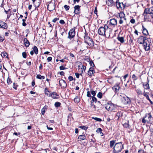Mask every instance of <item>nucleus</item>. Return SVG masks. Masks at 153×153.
Returning <instances> with one entry per match:
<instances>
[{"instance_id":"obj_1","label":"nucleus","mask_w":153,"mask_h":153,"mask_svg":"<svg viewBox=\"0 0 153 153\" xmlns=\"http://www.w3.org/2000/svg\"><path fill=\"white\" fill-rule=\"evenodd\" d=\"M124 148L122 142L116 143L113 148V153H119Z\"/></svg>"},{"instance_id":"obj_2","label":"nucleus","mask_w":153,"mask_h":153,"mask_svg":"<svg viewBox=\"0 0 153 153\" xmlns=\"http://www.w3.org/2000/svg\"><path fill=\"white\" fill-rule=\"evenodd\" d=\"M84 39L85 42L91 47H93L94 45V42L92 39L88 36L86 32L84 33Z\"/></svg>"},{"instance_id":"obj_3","label":"nucleus","mask_w":153,"mask_h":153,"mask_svg":"<svg viewBox=\"0 0 153 153\" xmlns=\"http://www.w3.org/2000/svg\"><path fill=\"white\" fill-rule=\"evenodd\" d=\"M108 26L106 25H105L104 27H100L98 30V34L101 36H105L106 28L108 29Z\"/></svg>"},{"instance_id":"obj_4","label":"nucleus","mask_w":153,"mask_h":153,"mask_svg":"<svg viewBox=\"0 0 153 153\" xmlns=\"http://www.w3.org/2000/svg\"><path fill=\"white\" fill-rule=\"evenodd\" d=\"M152 116L150 113L147 114H146L145 116L143 118L142 122L143 123H145L146 122H150L151 120Z\"/></svg>"},{"instance_id":"obj_5","label":"nucleus","mask_w":153,"mask_h":153,"mask_svg":"<svg viewBox=\"0 0 153 153\" xmlns=\"http://www.w3.org/2000/svg\"><path fill=\"white\" fill-rule=\"evenodd\" d=\"M121 101L123 104L125 105L129 104L131 102L130 99L125 95L122 97Z\"/></svg>"},{"instance_id":"obj_6","label":"nucleus","mask_w":153,"mask_h":153,"mask_svg":"<svg viewBox=\"0 0 153 153\" xmlns=\"http://www.w3.org/2000/svg\"><path fill=\"white\" fill-rule=\"evenodd\" d=\"M75 34V27H74L71 29L69 31L68 38L71 39L74 37Z\"/></svg>"},{"instance_id":"obj_7","label":"nucleus","mask_w":153,"mask_h":153,"mask_svg":"<svg viewBox=\"0 0 153 153\" xmlns=\"http://www.w3.org/2000/svg\"><path fill=\"white\" fill-rule=\"evenodd\" d=\"M106 109L108 111H112L114 109L115 107L114 104L112 103H108L105 105Z\"/></svg>"},{"instance_id":"obj_8","label":"nucleus","mask_w":153,"mask_h":153,"mask_svg":"<svg viewBox=\"0 0 153 153\" xmlns=\"http://www.w3.org/2000/svg\"><path fill=\"white\" fill-rule=\"evenodd\" d=\"M88 108L91 111H94L97 110L96 105L94 104V102L91 101H90V105L88 106Z\"/></svg>"},{"instance_id":"obj_9","label":"nucleus","mask_w":153,"mask_h":153,"mask_svg":"<svg viewBox=\"0 0 153 153\" xmlns=\"http://www.w3.org/2000/svg\"><path fill=\"white\" fill-rule=\"evenodd\" d=\"M59 85L62 88H65L67 87V84L66 82L64 80L61 79L59 80Z\"/></svg>"},{"instance_id":"obj_10","label":"nucleus","mask_w":153,"mask_h":153,"mask_svg":"<svg viewBox=\"0 0 153 153\" xmlns=\"http://www.w3.org/2000/svg\"><path fill=\"white\" fill-rule=\"evenodd\" d=\"M148 12L149 14H150L152 18H153V7H151L149 8H146L145 9V12Z\"/></svg>"},{"instance_id":"obj_11","label":"nucleus","mask_w":153,"mask_h":153,"mask_svg":"<svg viewBox=\"0 0 153 153\" xmlns=\"http://www.w3.org/2000/svg\"><path fill=\"white\" fill-rule=\"evenodd\" d=\"M49 97H51L53 99H57L59 97V95L56 92H53L49 94Z\"/></svg>"},{"instance_id":"obj_12","label":"nucleus","mask_w":153,"mask_h":153,"mask_svg":"<svg viewBox=\"0 0 153 153\" xmlns=\"http://www.w3.org/2000/svg\"><path fill=\"white\" fill-rule=\"evenodd\" d=\"M0 28L7 29L8 28V26L6 23L0 21Z\"/></svg>"},{"instance_id":"obj_13","label":"nucleus","mask_w":153,"mask_h":153,"mask_svg":"<svg viewBox=\"0 0 153 153\" xmlns=\"http://www.w3.org/2000/svg\"><path fill=\"white\" fill-rule=\"evenodd\" d=\"M36 8H38L40 4V0H32Z\"/></svg>"},{"instance_id":"obj_14","label":"nucleus","mask_w":153,"mask_h":153,"mask_svg":"<svg viewBox=\"0 0 153 153\" xmlns=\"http://www.w3.org/2000/svg\"><path fill=\"white\" fill-rule=\"evenodd\" d=\"M80 6L79 5H76L74 8L75 9L74 13L75 14H79L80 13L79 11L80 10Z\"/></svg>"},{"instance_id":"obj_15","label":"nucleus","mask_w":153,"mask_h":153,"mask_svg":"<svg viewBox=\"0 0 153 153\" xmlns=\"http://www.w3.org/2000/svg\"><path fill=\"white\" fill-rule=\"evenodd\" d=\"M49 4H48L47 6V9L50 12L51 11L55 10L56 7V4H54L52 6H51L50 7H49Z\"/></svg>"},{"instance_id":"obj_16","label":"nucleus","mask_w":153,"mask_h":153,"mask_svg":"<svg viewBox=\"0 0 153 153\" xmlns=\"http://www.w3.org/2000/svg\"><path fill=\"white\" fill-rule=\"evenodd\" d=\"M144 47V48L146 51H149L150 49V44L147 43V42L143 44Z\"/></svg>"},{"instance_id":"obj_17","label":"nucleus","mask_w":153,"mask_h":153,"mask_svg":"<svg viewBox=\"0 0 153 153\" xmlns=\"http://www.w3.org/2000/svg\"><path fill=\"white\" fill-rule=\"evenodd\" d=\"M110 23L111 25L114 26L117 24V20L114 18L110 19Z\"/></svg>"},{"instance_id":"obj_18","label":"nucleus","mask_w":153,"mask_h":153,"mask_svg":"<svg viewBox=\"0 0 153 153\" xmlns=\"http://www.w3.org/2000/svg\"><path fill=\"white\" fill-rule=\"evenodd\" d=\"M24 45L25 47H28L30 45V42L26 38H24Z\"/></svg>"},{"instance_id":"obj_19","label":"nucleus","mask_w":153,"mask_h":153,"mask_svg":"<svg viewBox=\"0 0 153 153\" xmlns=\"http://www.w3.org/2000/svg\"><path fill=\"white\" fill-rule=\"evenodd\" d=\"M120 88V87L118 84L116 85L113 87L112 89L115 92H118Z\"/></svg>"},{"instance_id":"obj_20","label":"nucleus","mask_w":153,"mask_h":153,"mask_svg":"<svg viewBox=\"0 0 153 153\" xmlns=\"http://www.w3.org/2000/svg\"><path fill=\"white\" fill-rule=\"evenodd\" d=\"M132 79L133 81V82L135 83V80H137L138 79V76L137 74L136 73L133 74L132 76Z\"/></svg>"},{"instance_id":"obj_21","label":"nucleus","mask_w":153,"mask_h":153,"mask_svg":"<svg viewBox=\"0 0 153 153\" xmlns=\"http://www.w3.org/2000/svg\"><path fill=\"white\" fill-rule=\"evenodd\" d=\"M119 16L121 19L123 18L125 20H126V18L125 17V15L123 12H120L119 14Z\"/></svg>"},{"instance_id":"obj_22","label":"nucleus","mask_w":153,"mask_h":153,"mask_svg":"<svg viewBox=\"0 0 153 153\" xmlns=\"http://www.w3.org/2000/svg\"><path fill=\"white\" fill-rule=\"evenodd\" d=\"M145 37V36H140L138 38L137 40L138 42L140 44H142L143 40V39Z\"/></svg>"},{"instance_id":"obj_23","label":"nucleus","mask_w":153,"mask_h":153,"mask_svg":"<svg viewBox=\"0 0 153 153\" xmlns=\"http://www.w3.org/2000/svg\"><path fill=\"white\" fill-rule=\"evenodd\" d=\"M143 28V34L145 35H148L149 33L148 30L144 27L143 25H142Z\"/></svg>"},{"instance_id":"obj_24","label":"nucleus","mask_w":153,"mask_h":153,"mask_svg":"<svg viewBox=\"0 0 153 153\" xmlns=\"http://www.w3.org/2000/svg\"><path fill=\"white\" fill-rule=\"evenodd\" d=\"M149 14L148 12H145V10H144V12L143 14V16H144V19L145 20H147L149 18V16L148 15V14Z\"/></svg>"},{"instance_id":"obj_25","label":"nucleus","mask_w":153,"mask_h":153,"mask_svg":"<svg viewBox=\"0 0 153 153\" xmlns=\"http://www.w3.org/2000/svg\"><path fill=\"white\" fill-rule=\"evenodd\" d=\"M117 39L121 43H123L124 42V37H120L118 36L117 37Z\"/></svg>"},{"instance_id":"obj_26","label":"nucleus","mask_w":153,"mask_h":153,"mask_svg":"<svg viewBox=\"0 0 153 153\" xmlns=\"http://www.w3.org/2000/svg\"><path fill=\"white\" fill-rule=\"evenodd\" d=\"M32 49H33V51L34 52V53L36 54H37L38 53V48L36 46H34Z\"/></svg>"},{"instance_id":"obj_27","label":"nucleus","mask_w":153,"mask_h":153,"mask_svg":"<svg viewBox=\"0 0 153 153\" xmlns=\"http://www.w3.org/2000/svg\"><path fill=\"white\" fill-rule=\"evenodd\" d=\"M115 140H111L110 142V148L114 147V146L115 145Z\"/></svg>"},{"instance_id":"obj_28","label":"nucleus","mask_w":153,"mask_h":153,"mask_svg":"<svg viewBox=\"0 0 153 153\" xmlns=\"http://www.w3.org/2000/svg\"><path fill=\"white\" fill-rule=\"evenodd\" d=\"M86 137L84 135H80L78 137V139H79L80 140H83L85 139Z\"/></svg>"},{"instance_id":"obj_29","label":"nucleus","mask_w":153,"mask_h":153,"mask_svg":"<svg viewBox=\"0 0 153 153\" xmlns=\"http://www.w3.org/2000/svg\"><path fill=\"white\" fill-rule=\"evenodd\" d=\"M47 106H44L41 110V113L42 115H44L45 112V110L47 109Z\"/></svg>"},{"instance_id":"obj_30","label":"nucleus","mask_w":153,"mask_h":153,"mask_svg":"<svg viewBox=\"0 0 153 153\" xmlns=\"http://www.w3.org/2000/svg\"><path fill=\"white\" fill-rule=\"evenodd\" d=\"M36 78L40 79H45V77L43 76H41L40 74H38L36 76Z\"/></svg>"},{"instance_id":"obj_31","label":"nucleus","mask_w":153,"mask_h":153,"mask_svg":"<svg viewBox=\"0 0 153 153\" xmlns=\"http://www.w3.org/2000/svg\"><path fill=\"white\" fill-rule=\"evenodd\" d=\"M74 101L76 103H78L79 102V99L78 96H76L74 99Z\"/></svg>"},{"instance_id":"obj_32","label":"nucleus","mask_w":153,"mask_h":153,"mask_svg":"<svg viewBox=\"0 0 153 153\" xmlns=\"http://www.w3.org/2000/svg\"><path fill=\"white\" fill-rule=\"evenodd\" d=\"M123 113L121 111H119L116 114V116L118 117V119L123 116Z\"/></svg>"},{"instance_id":"obj_33","label":"nucleus","mask_w":153,"mask_h":153,"mask_svg":"<svg viewBox=\"0 0 153 153\" xmlns=\"http://www.w3.org/2000/svg\"><path fill=\"white\" fill-rule=\"evenodd\" d=\"M44 92L45 94L47 95V96L49 97V94H48V92H49V91L48 90V89L47 88H46L45 89Z\"/></svg>"},{"instance_id":"obj_34","label":"nucleus","mask_w":153,"mask_h":153,"mask_svg":"<svg viewBox=\"0 0 153 153\" xmlns=\"http://www.w3.org/2000/svg\"><path fill=\"white\" fill-rule=\"evenodd\" d=\"M149 94V93H146L145 91H144V92H143L142 93V94L146 97L147 99H149V96L148 95Z\"/></svg>"},{"instance_id":"obj_35","label":"nucleus","mask_w":153,"mask_h":153,"mask_svg":"<svg viewBox=\"0 0 153 153\" xmlns=\"http://www.w3.org/2000/svg\"><path fill=\"white\" fill-rule=\"evenodd\" d=\"M89 61V64L91 66L94 67H95L94 64L92 60H90V59H88Z\"/></svg>"},{"instance_id":"obj_36","label":"nucleus","mask_w":153,"mask_h":153,"mask_svg":"<svg viewBox=\"0 0 153 153\" xmlns=\"http://www.w3.org/2000/svg\"><path fill=\"white\" fill-rule=\"evenodd\" d=\"M118 5H117V1L116 2V5L117 6V8H119L120 7L121 9H122V7L121 6V4H122L123 5H124L123 3H120L119 2V1H118Z\"/></svg>"},{"instance_id":"obj_37","label":"nucleus","mask_w":153,"mask_h":153,"mask_svg":"<svg viewBox=\"0 0 153 153\" xmlns=\"http://www.w3.org/2000/svg\"><path fill=\"white\" fill-rule=\"evenodd\" d=\"M78 128L85 130H86L88 128V127L85 126H79Z\"/></svg>"},{"instance_id":"obj_38","label":"nucleus","mask_w":153,"mask_h":153,"mask_svg":"<svg viewBox=\"0 0 153 153\" xmlns=\"http://www.w3.org/2000/svg\"><path fill=\"white\" fill-rule=\"evenodd\" d=\"M90 101L93 102H94L95 103H96L97 101V98L94 97H92V100Z\"/></svg>"},{"instance_id":"obj_39","label":"nucleus","mask_w":153,"mask_h":153,"mask_svg":"<svg viewBox=\"0 0 153 153\" xmlns=\"http://www.w3.org/2000/svg\"><path fill=\"white\" fill-rule=\"evenodd\" d=\"M144 88L147 89L149 88V86L148 83H146L144 85Z\"/></svg>"},{"instance_id":"obj_40","label":"nucleus","mask_w":153,"mask_h":153,"mask_svg":"<svg viewBox=\"0 0 153 153\" xmlns=\"http://www.w3.org/2000/svg\"><path fill=\"white\" fill-rule=\"evenodd\" d=\"M136 91L138 95H141L142 94V91L140 89H137L136 90Z\"/></svg>"},{"instance_id":"obj_41","label":"nucleus","mask_w":153,"mask_h":153,"mask_svg":"<svg viewBox=\"0 0 153 153\" xmlns=\"http://www.w3.org/2000/svg\"><path fill=\"white\" fill-rule=\"evenodd\" d=\"M143 40V41H142V44H143L147 42H149V41L148 40V38L146 36L144 37V38Z\"/></svg>"},{"instance_id":"obj_42","label":"nucleus","mask_w":153,"mask_h":153,"mask_svg":"<svg viewBox=\"0 0 153 153\" xmlns=\"http://www.w3.org/2000/svg\"><path fill=\"white\" fill-rule=\"evenodd\" d=\"M61 104L60 102H56L55 103L54 105L56 107H58L60 106Z\"/></svg>"},{"instance_id":"obj_43","label":"nucleus","mask_w":153,"mask_h":153,"mask_svg":"<svg viewBox=\"0 0 153 153\" xmlns=\"http://www.w3.org/2000/svg\"><path fill=\"white\" fill-rule=\"evenodd\" d=\"M92 119H93L94 120H95L97 121L101 122L102 121V119H101L97 117H92Z\"/></svg>"},{"instance_id":"obj_44","label":"nucleus","mask_w":153,"mask_h":153,"mask_svg":"<svg viewBox=\"0 0 153 153\" xmlns=\"http://www.w3.org/2000/svg\"><path fill=\"white\" fill-rule=\"evenodd\" d=\"M102 93L99 92L97 94V97L100 98H101L102 97Z\"/></svg>"},{"instance_id":"obj_45","label":"nucleus","mask_w":153,"mask_h":153,"mask_svg":"<svg viewBox=\"0 0 153 153\" xmlns=\"http://www.w3.org/2000/svg\"><path fill=\"white\" fill-rule=\"evenodd\" d=\"M108 1L109 2L110 4L109 6H112L114 4V1L113 0H108Z\"/></svg>"},{"instance_id":"obj_46","label":"nucleus","mask_w":153,"mask_h":153,"mask_svg":"<svg viewBox=\"0 0 153 153\" xmlns=\"http://www.w3.org/2000/svg\"><path fill=\"white\" fill-rule=\"evenodd\" d=\"M2 56H4L5 57V56L7 58H8L7 56V53L6 52H4L1 54Z\"/></svg>"},{"instance_id":"obj_47","label":"nucleus","mask_w":153,"mask_h":153,"mask_svg":"<svg viewBox=\"0 0 153 153\" xmlns=\"http://www.w3.org/2000/svg\"><path fill=\"white\" fill-rule=\"evenodd\" d=\"M64 7L66 11H67V10H68L70 8L69 6H68L67 5H65L64 6Z\"/></svg>"},{"instance_id":"obj_48","label":"nucleus","mask_w":153,"mask_h":153,"mask_svg":"<svg viewBox=\"0 0 153 153\" xmlns=\"http://www.w3.org/2000/svg\"><path fill=\"white\" fill-rule=\"evenodd\" d=\"M97 93V91H92L91 92V94L93 96V97H94L95 96L96 93Z\"/></svg>"},{"instance_id":"obj_49","label":"nucleus","mask_w":153,"mask_h":153,"mask_svg":"<svg viewBox=\"0 0 153 153\" xmlns=\"http://www.w3.org/2000/svg\"><path fill=\"white\" fill-rule=\"evenodd\" d=\"M7 82L8 84H10L12 82L11 79L9 77H8L7 79Z\"/></svg>"},{"instance_id":"obj_50","label":"nucleus","mask_w":153,"mask_h":153,"mask_svg":"<svg viewBox=\"0 0 153 153\" xmlns=\"http://www.w3.org/2000/svg\"><path fill=\"white\" fill-rule=\"evenodd\" d=\"M95 73V71H88V74L89 76H91L92 74Z\"/></svg>"},{"instance_id":"obj_51","label":"nucleus","mask_w":153,"mask_h":153,"mask_svg":"<svg viewBox=\"0 0 153 153\" xmlns=\"http://www.w3.org/2000/svg\"><path fill=\"white\" fill-rule=\"evenodd\" d=\"M23 22L22 23V25L23 26H25L27 25V24L25 22L26 21V19H23L22 20Z\"/></svg>"},{"instance_id":"obj_52","label":"nucleus","mask_w":153,"mask_h":153,"mask_svg":"<svg viewBox=\"0 0 153 153\" xmlns=\"http://www.w3.org/2000/svg\"><path fill=\"white\" fill-rule=\"evenodd\" d=\"M4 39V36H1L0 35V41L2 42Z\"/></svg>"},{"instance_id":"obj_53","label":"nucleus","mask_w":153,"mask_h":153,"mask_svg":"<svg viewBox=\"0 0 153 153\" xmlns=\"http://www.w3.org/2000/svg\"><path fill=\"white\" fill-rule=\"evenodd\" d=\"M22 55L23 57L24 58H26L27 54H26V53L25 52H22Z\"/></svg>"},{"instance_id":"obj_54","label":"nucleus","mask_w":153,"mask_h":153,"mask_svg":"<svg viewBox=\"0 0 153 153\" xmlns=\"http://www.w3.org/2000/svg\"><path fill=\"white\" fill-rule=\"evenodd\" d=\"M66 69V68H65L64 66H63V65H61L59 67V69L61 70Z\"/></svg>"},{"instance_id":"obj_55","label":"nucleus","mask_w":153,"mask_h":153,"mask_svg":"<svg viewBox=\"0 0 153 153\" xmlns=\"http://www.w3.org/2000/svg\"><path fill=\"white\" fill-rule=\"evenodd\" d=\"M102 130L100 128H99L97 129L96 131L98 133H100V134L102 133Z\"/></svg>"},{"instance_id":"obj_56","label":"nucleus","mask_w":153,"mask_h":153,"mask_svg":"<svg viewBox=\"0 0 153 153\" xmlns=\"http://www.w3.org/2000/svg\"><path fill=\"white\" fill-rule=\"evenodd\" d=\"M59 18H55L53 20H52V22H54V23H55L56 22V21H57V20H59Z\"/></svg>"},{"instance_id":"obj_57","label":"nucleus","mask_w":153,"mask_h":153,"mask_svg":"<svg viewBox=\"0 0 153 153\" xmlns=\"http://www.w3.org/2000/svg\"><path fill=\"white\" fill-rule=\"evenodd\" d=\"M52 58L51 57H49L47 59V60L48 62H49L52 60Z\"/></svg>"},{"instance_id":"obj_58","label":"nucleus","mask_w":153,"mask_h":153,"mask_svg":"<svg viewBox=\"0 0 153 153\" xmlns=\"http://www.w3.org/2000/svg\"><path fill=\"white\" fill-rule=\"evenodd\" d=\"M68 79L70 81H72L73 80V78L71 76H70L68 77Z\"/></svg>"},{"instance_id":"obj_59","label":"nucleus","mask_w":153,"mask_h":153,"mask_svg":"<svg viewBox=\"0 0 153 153\" xmlns=\"http://www.w3.org/2000/svg\"><path fill=\"white\" fill-rule=\"evenodd\" d=\"M59 23L63 25L65 24V22L64 20L62 19L59 21Z\"/></svg>"},{"instance_id":"obj_60","label":"nucleus","mask_w":153,"mask_h":153,"mask_svg":"<svg viewBox=\"0 0 153 153\" xmlns=\"http://www.w3.org/2000/svg\"><path fill=\"white\" fill-rule=\"evenodd\" d=\"M130 22L132 24H134L135 22V20L134 19H132L130 20Z\"/></svg>"},{"instance_id":"obj_61","label":"nucleus","mask_w":153,"mask_h":153,"mask_svg":"<svg viewBox=\"0 0 153 153\" xmlns=\"http://www.w3.org/2000/svg\"><path fill=\"white\" fill-rule=\"evenodd\" d=\"M123 126L126 128L129 127V124L127 123H125L123 124Z\"/></svg>"},{"instance_id":"obj_62","label":"nucleus","mask_w":153,"mask_h":153,"mask_svg":"<svg viewBox=\"0 0 153 153\" xmlns=\"http://www.w3.org/2000/svg\"><path fill=\"white\" fill-rule=\"evenodd\" d=\"M90 72L91 71H95L93 67H91L89 69V71Z\"/></svg>"},{"instance_id":"obj_63","label":"nucleus","mask_w":153,"mask_h":153,"mask_svg":"<svg viewBox=\"0 0 153 153\" xmlns=\"http://www.w3.org/2000/svg\"><path fill=\"white\" fill-rule=\"evenodd\" d=\"M13 88L15 89H16L17 88V85H16L14 83L13 84Z\"/></svg>"},{"instance_id":"obj_64","label":"nucleus","mask_w":153,"mask_h":153,"mask_svg":"<svg viewBox=\"0 0 153 153\" xmlns=\"http://www.w3.org/2000/svg\"><path fill=\"white\" fill-rule=\"evenodd\" d=\"M138 153H144V151L143 150L141 149L138 151Z\"/></svg>"}]
</instances>
